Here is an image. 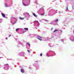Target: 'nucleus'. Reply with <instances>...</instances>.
<instances>
[{
    "mask_svg": "<svg viewBox=\"0 0 74 74\" xmlns=\"http://www.w3.org/2000/svg\"><path fill=\"white\" fill-rule=\"evenodd\" d=\"M12 18H14V17L12 16Z\"/></svg>",
    "mask_w": 74,
    "mask_h": 74,
    "instance_id": "20",
    "label": "nucleus"
},
{
    "mask_svg": "<svg viewBox=\"0 0 74 74\" xmlns=\"http://www.w3.org/2000/svg\"><path fill=\"white\" fill-rule=\"evenodd\" d=\"M55 21L56 22H58V19H57Z\"/></svg>",
    "mask_w": 74,
    "mask_h": 74,
    "instance_id": "11",
    "label": "nucleus"
},
{
    "mask_svg": "<svg viewBox=\"0 0 74 74\" xmlns=\"http://www.w3.org/2000/svg\"><path fill=\"white\" fill-rule=\"evenodd\" d=\"M58 30H55L54 31V33H55V32H56L57 31H58Z\"/></svg>",
    "mask_w": 74,
    "mask_h": 74,
    "instance_id": "8",
    "label": "nucleus"
},
{
    "mask_svg": "<svg viewBox=\"0 0 74 74\" xmlns=\"http://www.w3.org/2000/svg\"><path fill=\"white\" fill-rule=\"evenodd\" d=\"M27 44H28V45H29V47H30V44L27 43Z\"/></svg>",
    "mask_w": 74,
    "mask_h": 74,
    "instance_id": "9",
    "label": "nucleus"
},
{
    "mask_svg": "<svg viewBox=\"0 0 74 74\" xmlns=\"http://www.w3.org/2000/svg\"><path fill=\"white\" fill-rule=\"evenodd\" d=\"M19 18L20 19H21V20H23V19H25V18H22L21 17H19Z\"/></svg>",
    "mask_w": 74,
    "mask_h": 74,
    "instance_id": "3",
    "label": "nucleus"
},
{
    "mask_svg": "<svg viewBox=\"0 0 74 74\" xmlns=\"http://www.w3.org/2000/svg\"><path fill=\"white\" fill-rule=\"evenodd\" d=\"M38 37H39V38H42V37H41L40 36H39Z\"/></svg>",
    "mask_w": 74,
    "mask_h": 74,
    "instance_id": "15",
    "label": "nucleus"
},
{
    "mask_svg": "<svg viewBox=\"0 0 74 74\" xmlns=\"http://www.w3.org/2000/svg\"><path fill=\"white\" fill-rule=\"evenodd\" d=\"M66 10L68 11V8L67 7H66Z\"/></svg>",
    "mask_w": 74,
    "mask_h": 74,
    "instance_id": "13",
    "label": "nucleus"
},
{
    "mask_svg": "<svg viewBox=\"0 0 74 74\" xmlns=\"http://www.w3.org/2000/svg\"><path fill=\"white\" fill-rule=\"evenodd\" d=\"M0 59H1V57H0Z\"/></svg>",
    "mask_w": 74,
    "mask_h": 74,
    "instance_id": "21",
    "label": "nucleus"
},
{
    "mask_svg": "<svg viewBox=\"0 0 74 74\" xmlns=\"http://www.w3.org/2000/svg\"><path fill=\"white\" fill-rule=\"evenodd\" d=\"M19 30V28H17V29H16V32H17V31H18V30Z\"/></svg>",
    "mask_w": 74,
    "mask_h": 74,
    "instance_id": "7",
    "label": "nucleus"
},
{
    "mask_svg": "<svg viewBox=\"0 0 74 74\" xmlns=\"http://www.w3.org/2000/svg\"><path fill=\"white\" fill-rule=\"evenodd\" d=\"M1 14L2 16L3 17V18H5V15H4V13H1Z\"/></svg>",
    "mask_w": 74,
    "mask_h": 74,
    "instance_id": "2",
    "label": "nucleus"
},
{
    "mask_svg": "<svg viewBox=\"0 0 74 74\" xmlns=\"http://www.w3.org/2000/svg\"><path fill=\"white\" fill-rule=\"evenodd\" d=\"M21 73H24V72H25V71H24V70L22 69H21Z\"/></svg>",
    "mask_w": 74,
    "mask_h": 74,
    "instance_id": "1",
    "label": "nucleus"
},
{
    "mask_svg": "<svg viewBox=\"0 0 74 74\" xmlns=\"http://www.w3.org/2000/svg\"><path fill=\"white\" fill-rule=\"evenodd\" d=\"M27 51L28 52H30V51L29 50H27Z\"/></svg>",
    "mask_w": 74,
    "mask_h": 74,
    "instance_id": "12",
    "label": "nucleus"
},
{
    "mask_svg": "<svg viewBox=\"0 0 74 74\" xmlns=\"http://www.w3.org/2000/svg\"><path fill=\"white\" fill-rule=\"evenodd\" d=\"M10 36H11V35H9V37H10Z\"/></svg>",
    "mask_w": 74,
    "mask_h": 74,
    "instance_id": "18",
    "label": "nucleus"
},
{
    "mask_svg": "<svg viewBox=\"0 0 74 74\" xmlns=\"http://www.w3.org/2000/svg\"><path fill=\"white\" fill-rule=\"evenodd\" d=\"M25 30H28V28H24Z\"/></svg>",
    "mask_w": 74,
    "mask_h": 74,
    "instance_id": "5",
    "label": "nucleus"
},
{
    "mask_svg": "<svg viewBox=\"0 0 74 74\" xmlns=\"http://www.w3.org/2000/svg\"><path fill=\"white\" fill-rule=\"evenodd\" d=\"M23 5H24V6H25V3H23Z\"/></svg>",
    "mask_w": 74,
    "mask_h": 74,
    "instance_id": "16",
    "label": "nucleus"
},
{
    "mask_svg": "<svg viewBox=\"0 0 74 74\" xmlns=\"http://www.w3.org/2000/svg\"><path fill=\"white\" fill-rule=\"evenodd\" d=\"M33 14L35 17H37V16L34 13H33Z\"/></svg>",
    "mask_w": 74,
    "mask_h": 74,
    "instance_id": "4",
    "label": "nucleus"
},
{
    "mask_svg": "<svg viewBox=\"0 0 74 74\" xmlns=\"http://www.w3.org/2000/svg\"><path fill=\"white\" fill-rule=\"evenodd\" d=\"M6 40H7V38H6Z\"/></svg>",
    "mask_w": 74,
    "mask_h": 74,
    "instance_id": "19",
    "label": "nucleus"
},
{
    "mask_svg": "<svg viewBox=\"0 0 74 74\" xmlns=\"http://www.w3.org/2000/svg\"><path fill=\"white\" fill-rule=\"evenodd\" d=\"M40 56H42V53H40Z\"/></svg>",
    "mask_w": 74,
    "mask_h": 74,
    "instance_id": "10",
    "label": "nucleus"
},
{
    "mask_svg": "<svg viewBox=\"0 0 74 74\" xmlns=\"http://www.w3.org/2000/svg\"><path fill=\"white\" fill-rule=\"evenodd\" d=\"M73 9L74 10V5H73Z\"/></svg>",
    "mask_w": 74,
    "mask_h": 74,
    "instance_id": "17",
    "label": "nucleus"
},
{
    "mask_svg": "<svg viewBox=\"0 0 74 74\" xmlns=\"http://www.w3.org/2000/svg\"><path fill=\"white\" fill-rule=\"evenodd\" d=\"M37 39H38V40H40V41H41V40H42V39H40L38 38Z\"/></svg>",
    "mask_w": 74,
    "mask_h": 74,
    "instance_id": "6",
    "label": "nucleus"
},
{
    "mask_svg": "<svg viewBox=\"0 0 74 74\" xmlns=\"http://www.w3.org/2000/svg\"><path fill=\"white\" fill-rule=\"evenodd\" d=\"M41 15H44V14H41Z\"/></svg>",
    "mask_w": 74,
    "mask_h": 74,
    "instance_id": "14",
    "label": "nucleus"
}]
</instances>
